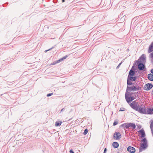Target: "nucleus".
I'll list each match as a JSON object with an SVG mask.
<instances>
[{
    "label": "nucleus",
    "instance_id": "4",
    "mask_svg": "<svg viewBox=\"0 0 153 153\" xmlns=\"http://www.w3.org/2000/svg\"><path fill=\"white\" fill-rule=\"evenodd\" d=\"M137 111L141 113L147 114V109L145 108L141 107L140 106Z\"/></svg>",
    "mask_w": 153,
    "mask_h": 153
},
{
    "label": "nucleus",
    "instance_id": "15",
    "mask_svg": "<svg viewBox=\"0 0 153 153\" xmlns=\"http://www.w3.org/2000/svg\"><path fill=\"white\" fill-rule=\"evenodd\" d=\"M129 128L131 127V128L132 129H134L136 128L135 125L132 123H129Z\"/></svg>",
    "mask_w": 153,
    "mask_h": 153
},
{
    "label": "nucleus",
    "instance_id": "35",
    "mask_svg": "<svg viewBox=\"0 0 153 153\" xmlns=\"http://www.w3.org/2000/svg\"><path fill=\"white\" fill-rule=\"evenodd\" d=\"M64 110H65V109L64 108H62L61 109V110L60 112H61L63 111H64Z\"/></svg>",
    "mask_w": 153,
    "mask_h": 153
},
{
    "label": "nucleus",
    "instance_id": "38",
    "mask_svg": "<svg viewBox=\"0 0 153 153\" xmlns=\"http://www.w3.org/2000/svg\"><path fill=\"white\" fill-rule=\"evenodd\" d=\"M52 49V48H50V49H49L48 50H47L46 51H45V52H47L49 51H50V50H51V49Z\"/></svg>",
    "mask_w": 153,
    "mask_h": 153
},
{
    "label": "nucleus",
    "instance_id": "8",
    "mask_svg": "<svg viewBox=\"0 0 153 153\" xmlns=\"http://www.w3.org/2000/svg\"><path fill=\"white\" fill-rule=\"evenodd\" d=\"M129 153H134L135 152V148L131 146H128L127 149Z\"/></svg>",
    "mask_w": 153,
    "mask_h": 153
},
{
    "label": "nucleus",
    "instance_id": "36",
    "mask_svg": "<svg viewBox=\"0 0 153 153\" xmlns=\"http://www.w3.org/2000/svg\"><path fill=\"white\" fill-rule=\"evenodd\" d=\"M151 73L152 74H153V69H152L151 70Z\"/></svg>",
    "mask_w": 153,
    "mask_h": 153
},
{
    "label": "nucleus",
    "instance_id": "42",
    "mask_svg": "<svg viewBox=\"0 0 153 153\" xmlns=\"http://www.w3.org/2000/svg\"><path fill=\"white\" fill-rule=\"evenodd\" d=\"M117 153H119V152H117Z\"/></svg>",
    "mask_w": 153,
    "mask_h": 153
},
{
    "label": "nucleus",
    "instance_id": "2",
    "mask_svg": "<svg viewBox=\"0 0 153 153\" xmlns=\"http://www.w3.org/2000/svg\"><path fill=\"white\" fill-rule=\"evenodd\" d=\"M142 143H141L140 146L142 149H145L147 146V141L146 138H144L141 140Z\"/></svg>",
    "mask_w": 153,
    "mask_h": 153
},
{
    "label": "nucleus",
    "instance_id": "19",
    "mask_svg": "<svg viewBox=\"0 0 153 153\" xmlns=\"http://www.w3.org/2000/svg\"><path fill=\"white\" fill-rule=\"evenodd\" d=\"M113 146L114 148H117L119 146V144L117 142H115L113 143Z\"/></svg>",
    "mask_w": 153,
    "mask_h": 153
},
{
    "label": "nucleus",
    "instance_id": "1",
    "mask_svg": "<svg viewBox=\"0 0 153 153\" xmlns=\"http://www.w3.org/2000/svg\"><path fill=\"white\" fill-rule=\"evenodd\" d=\"M129 105L132 108L136 111L138 110L140 106L139 104L135 101H133Z\"/></svg>",
    "mask_w": 153,
    "mask_h": 153
},
{
    "label": "nucleus",
    "instance_id": "7",
    "mask_svg": "<svg viewBox=\"0 0 153 153\" xmlns=\"http://www.w3.org/2000/svg\"><path fill=\"white\" fill-rule=\"evenodd\" d=\"M121 134L119 132H115L113 135V137L115 139L119 140L121 138Z\"/></svg>",
    "mask_w": 153,
    "mask_h": 153
},
{
    "label": "nucleus",
    "instance_id": "33",
    "mask_svg": "<svg viewBox=\"0 0 153 153\" xmlns=\"http://www.w3.org/2000/svg\"><path fill=\"white\" fill-rule=\"evenodd\" d=\"M106 151H107V149H106V148H105L104 149V151L103 153H106Z\"/></svg>",
    "mask_w": 153,
    "mask_h": 153
},
{
    "label": "nucleus",
    "instance_id": "37",
    "mask_svg": "<svg viewBox=\"0 0 153 153\" xmlns=\"http://www.w3.org/2000/svg\"><path fill=\"white\" fill-rule=\"evenodd\" d=\"M122 63H120L118 65V66H117V68H118V67H119V66H120V65H121V64Z\"/></svg>",
    "mask_w": 153,
    "mask_h": 153
},
{
    "label": "nucleus",
    "instance_id": "24",
    "mask_svg": "<svg viewBox=\"0 0 153 153\" xmlns=\"http://www.w3.org/2000/svg\"><path fill=\"white\" fill-rule=\"evenodd\" d=\"M150 128L151 129H153V121L151 122L150 125Z\"/></svg>",
    "mask_w": 153,
    "mask_h": 153
},
{
    "label": "nucleus",
    "instance_id": "6",
    "mask_svg": "<svg viewBox=\"0 0 153 153\" xmlns=\"http://www.w3.org/2000/svg\"><path fill=\"white\" fill-rule=\"evenodd\" d=\"M153 85L152 84L147 83L144 86V90L149 91L153 87Z\"/></svg>",
    "mask_w": 153,
    "mask_h": 153
},
{
    "label": "nucleus",
    "instance_id": "14",
    "mask_svg": "<svg viewBox=\"0 0 153 153\" xmlns=\"http://www.w3.org/2000/svg\"><path fill=\"white\" fill-rule=\"evenodd\" d=\"M147 114H153V108H149L147 109Z\"/></svg>",
    "mask_w": 153,
    "mask_h": 153
},
{
    "label": "nucleus",
    "instance_id": "29",
    "mask_svg": "<svg viewBox=\"0 0 153 153\" xmlns=\"http://www.w3.org/2000/svg\"><path fill=\"white\" fill-rule=\"evenodd\" d=\"M68 57V56L67 55H66L65 56L63 57L62 58V60H63L65 59H66L67 57Z\"/></svg>",
    "mask_w": 153,
    "mask_h": 153
},
{
    "label": "nucleus",
    "instance_id": "21",
    "mask_svg": "<svg viewBox=\"0 0 153 153\" xmlns=\"http://www.w3.org/2000/svg\"><path fill=\"white\" fill-rule=\"evenodd\" d=\"M62 123L61 122H56L55 124V126H58L61 125Z\"/></svg>",
    "mask_w": 153,
    "mask_h": 153
},
{
    "label": "nucleus",
    "instance_id": "12",
    "mask_svg": "<svg viewBox=\"0 0 153 153\" xmlns=\"http://www.w3.org/2000/svg\"><path fill=\"white\" fill-rule=\"evenodd\" d=\"M137 78V76H128L127 78L128 79L132 81H135Z\"/></svg>",
    "mask_w": 153,
    "mask_h": 153
},
{
    "label": "nucleus",
    "instance_id": "17",
    "mask_svg": "<svg viewBox=\"0 0 153 153\" xmlns=\"http://www.w3.org/2000/svg\"><path fill=\"white\" fill-rule=\"evenodd\" d=\"M121 126L124 128H126V129H128L129 128V123H128L122 124L121 125Z\"/></svg>",
    "mask_w": 153,
    "mask_h": 153
},
{
    "label": "nucleus",
    "instance_id": "9",
    "mask_svg": "<svg viewBox=\"0 0 153 153\" xmlns=\"http://www.w3.org/2000/svg\"><path fill=\"white\" fill-rule=\"evenodd\" d=\"M138 68L139 70L141 71L146 68L145 65L143 63H138Z\"/></svg>",
    "mask_w": 153,
    "mask_h": 153
},
{
    "label": "nucleus",
    "instance_id": "31",
    "mask_svg": "<svg viewBox=\"0 0 153 153\" xmlns=\"http://www.w3.org/2000/svg\"><path fill=\"white\" fill-rule=\"evenodd\" d=\"M117 122H116V121L114 122L113 123V125L114 126H115L117 124Z\"/></svg>",
    "mask_w": 153,
    "mask_h": 153
},
{
    "label": "nucleus",
    "instance_id": "11",
    "mask_svg": "<svg viewBox=\"0 0 153 153\" xmlns=\"http://www.w3.org/2000/svg\"><path fill=\"white\" fill-rule=\"evenodd\" d=\"M138 133L141 135V138L144 137H145L146 135L145 131L143 128L141 129L140 130L138 131Z\"/></svg>",
    "mask_w": 153,
    "mask_h": 153
},
{
    "label": "nucleus",
    "instance_id": "22",
    "mask_svg": "<svg viewBox=\"0 0 153 153\" xmlns=\"http://www.w3.org/2000/svg\"><path fill=\"white\" fill-rule=\"evenodd\" d=\"M134 95L132 96V97H134V98L136 97H137L138 96V92H135L134 93Z\"/></svg>",
    "mask_w": 153,
    "mask_h": 153
},
{
    "label": "nucleus",
    "instance_id": "30",
    "mask_svg": "<svg viewBox=\"0 0 153 153\" xmlns=\"http://www.w3.org/2000/svg\"><path fill=\"white\" fill-rule=\"evenodd\" d=\"M53 94V93H51V94H47V97H50L51 95H52Z\"/></svg>",
    "mask_w": 153,
    "mask_h": 153
},
{
    "label": "nucleus",
    "instance_id": "10",
    "mask_svg": "<svg viewBox=\"0 0 153 153\" xmlns=\"http://www.w3.org/2000/svg\"><path fill=\"white\" fill-rule=\"evenodd\" d=\"M139 59L140 61V62H144L146 60V55L144 54H143L141 56Z\"/></svg>",
    "mask_w": 153,
    "mask_h": 153
},
{
    "label": "nucleus",
    "instance_id": "26",
    "mask_svg": "<svg viewBox=\"0 0 153 153\" xmlns=\"http://www.w3.org/2000/svg\"><path fill=\"white\" fill-rule=\"evenodd\" d=\"M125 108H121L120 109V111H124L125 110Z\"/></svg>",
    "mask_w": 153,
    "mask_h": 153
},
{
    "label": "nucleus",
    "instance_id": "40",
    "mask_svg": "<svg viewBox=\"0 0 153 153\" xmlns=\"http://www.w3.org/2000/svg\"><path fill=\"white\" fill-rule=\"evenodd\" d=\"M62 1L63 2H64L65 1V0H62Z\"/></svg>",
    "mask_w": 153,
    "mask_h": 153
},
{
    "label": "nucleus",
    "instance_id": "41",
    "mask_svg": "<svg viewBox=\"0 0 153 153\" xmlns=\"http://www.w3.org/2000/svg\"><path fill=\"white\" fill-rule=\"evenodd\" d=\"M152 94L153 95V91L152 92Z\"/></svg>",
    "mask_w": 153,
    "mask_h": 153
},
{
    "label": "nucleus",
    "instance_id": "23",
    "mask_svg": "<svg viewBox=\"0 0 153 153\" xmlns=\"http://www.w3.org/2000/svg\"><path fill=\"white\" fill-rule=\"evenodd\" d=\"M88 132V130L87 129H85V130H84V131L83 133V134L84 135H86L87 134V133Z\"/></svg>",
    "mask_w": 153,
    "mask_h": 153
},
{
    "label": "nucleus",
    "instance_id": "28",
    "mask_svg": "<svg viewBox=\"0 0 153 153\" xmlns=\"http://www.w3.org/2000/svg\"><path fill=\"white\" fill-rule=\"evenodd\" d=\"M62 60V59L61 58V59H59L56 61L57 63H59V62H61Z\"/></svg>",
    "mask_w": 153,
    "mask_h": 153
},
{
    "label": "nucleus",
    "instance_id": "32",
    "mask_svg": "<svg viewBox=\"0 0 153 153\" xmlns=\"http://www.w3.org/2000/svg\"><path fill=\"white\" fill-rule=\"evenodd\" d=\"M70 153H74L72 149H71L70 151Z\"/></svg>",
    "mask_w": 153,
    "mask_h": 153
},
{
    "label": "nucleus",
    "instance_id": "18",
    "mask_svg": "<svg viewBox=\"0 0 153 153\" xmlns=\"http://www.w3.org/2000/svg\"><path fill=\"white\" fill-rule=\"evenodd\" d=\"M135 74V72L134 71L132 70L131 69L129 71L128 76H134Z\"/></svg>",
    "mask_w": 153,
    "mask_h": 153
},
{
    "label": "nucleus",
    "instance_id": "34",
    "mask_svg": "<svg viewBox=\"0 0 153 153\" xmlns=\"http://www.w3.org/2000/svg\"><path fill=\"white\" fill-rule=\"evenodd\" d=\"M56 63H57V61H56V62H53L52 63V64L53 65H55V64H56Z\"/></svg>",
    "mask_w": 153,
    "mask_h": 153
},
{
    "label": "nucleus",
    "instance_id": "16",
    "mask_svg": "<svg viewBox=\"0 0 153 153\" xmlns=\"http://www.w3.org/2000/svg\"><path fill=\"white\" fill-rule=\"evenodd\" d=\"M148 79L151 81H153V74H149L148 75Z\"/></svg>",
    "mask_w": 153,
    "mask_h": 153
},
{
    "label": "nucleus",
    "instance_id": "39",
    "mask_svg": "<svg viewBox=\"0 0 153 153\" xmlns=\"http://www.w3.org/2000/svg\"><path fill=\"white\" fill-rule=\"evenodd\" d=\"M134 93H130V95H131L132 94H134Z\"/></svg>",
    "mask_w": 153,
    "mask_h": 153
},
{
    "label": "nucleus",
    "instance_id": "3",
    "mask_svg": "<svg viewBox=\"0 0 153 153\" xmlns=\"http://www.w3.org/2000/svg\"><path fill=\"white\" fill-rule=\"evenodd\" d=\"M126 89L127 90H128L129 91H137L141 90V87L137 88L134 85H133L132 86H127Z\"/></svg>",
    "mask_w": 153,
    "mask_h": 153
},
{
    "label": "nucleus",
    "instance_id": "25",
    "mask_svg": "<svg viewBox=\"0 0 153 153\" xmlns=\"http://www.w3.org/2000/svg\"><path fill=\"white\" fill-rule=\"evenodd\" d=\"M150 57L153 59V52L151 53L149 55Z\"/></svg>",
    "mask_w": 153,
    "mask_h": 153
},
{
    "label": "nucleus",
    "instance_id": "13",
    "mask_svg": "<svg viewBox=\"0 0 153 153\" xmlns=\"http://www.w3.org/2000/svg\"><path fill=\"white\" fill-rule=\"evenodd\" d=\"M153 51V42L150 45L148 50V53H150Z\"/></svg>",
    "mask_w": 153,
    "mask_h": 153
},
{
    "label": "nucleus",
    "instance_id": "5",
    "mask_svg": "<svg viewBox=\"0 0 153 153\" xmlns=\"http://www.w3.org/2000/svg\"><path fill=\"white\" fill-rule=\"evenodd\" d=\"M127 93L125 94V99L128 102V103H130L131 101L134 99V97H127Z\"/></svg>",
    "mask_w": 153,
    "mask_h": 153
},
{
    "label": "nucleus",
    "instance_id": "20",
    "mask_svg": "<svg viewBox=\"0 0 153 153\" xmlns=\"http://www.w3.org/2000/svg\"><path fill=\"white\" fill-rule=\"evenodd\" d=\"M132 81L129 80L128 79H127V84L128 85H130L133 84V83L131 82Z\"/></svg>",
    "mask_w": 153,
    "mask_h": 153
},
{
    "label": "nucleus",
    "instance_id": "27",
    "mask_svg": "<svg viewBox=\"0 0 153 153\" xmlns=\"http://www.w3.org/2000/svg\"><path fill=\"white\" fill-rule=\"evenodd\" d=\"M128 91V90H126V91L125 93V94H126V93H127V97H128V96L130 95V94H129V92Z\"/></svg>",
    "mask_w": 153,
    "mask_h": 153
}]
</instances>
